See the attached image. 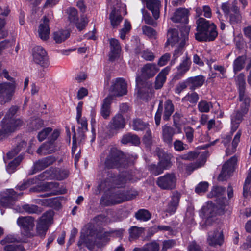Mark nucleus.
I'll list each match as a JSON object with an SVG mask.
<instances>
[{
    "label": "nucleus",
    "mask_w": 251,
    "mask_h": 251,
    "mask_svg": "<svg viewBox=\"0 0 251 251\" xmlns=\"http://www.w3.org/2000/svg\"><path fill=\"white\" fill-rule=\"evenodd\" d=\"M196 39L199 41H212L218 35L215 25L203 18H199L197 20Z\"/></svg>",
    "instance_id": "obj_1"
},
{
    "label": "nucleus",
    "mask_w": 251,
    "mask_h": 251,
    "mask_svg": "<svg viewBox=\"0 0 251 251\" xmlns=\"http://www.w3.org/2000/svg\"><path fill=\"white\" fill-rule=\"evenodd\" d=\"M128 164L126 155L115 148H111L108 151L104 165L108 169H120L127 167Z\"/></svg>",
    "instance_id": "obj_2"
},
{
    "label": "nucleus",
    "mask_w": 251,
    "mask_h": 251,
    "mask_svg": "<svg viewBox=\"0 0 251 251\" xmlns=\"http://www.w3.org/2000/svg\"><path fill=\"white\" fill-rule=\"evenodd\" d=\"M228 207L226 198H222L221 200H219L216 204L208 201L207 205L201 209L203 216L207 219L206 224L208 222L209 218L224 214L227 210Z\"/></svg>",
    "instance_id": "obj_3"
},
{
    "label": "nucleus",
    "mask_w": 251,
    "mask_h": 251,
    "mask_svg": "<svg viewBox=\"0 0 251 251\" xmlns=\"http://www.w3.org/2000/svg\"><path fill=\"white\" fill-rule=\"evenodd\" d=\"M189 28L187 26L183 27L181 29L180 36L178 30L176 29L170 28L167 32V40L166 44L172 46L176 45H181L184 46L186 41L188 40Z\"/></svg>",
    "instance_id": "obj_4"
},
{
    "label": "nucleus",
    "mask_w": 251,
    "mask_h": 251,
    "mask_svg": "<svg viewBox=\"0 0 251 251\" xmlns=\"http://www.w3.org/2000/svg\"><path fill=\"white\" fill-rule=\"evenodd\" d=\"M54 212L49 210L44 213L37 222L36 226V235L44 238L49 226L51 224Z\"/></svg>",
    "instance_id": "obj_5"
},
{
    "label": "nucleus",
    "mask_w": 251,
    "mask_h": 251,
    "mask_svg": "<svg viewBox=\"0 0 251 251\" xmlns=\"http://www.w3.org/2000/svg\"><path fill=\"white\" fill-rule=\"evenodd\" d=\"M32 58L34 62L40 67L47 68L50 65L49 57L46 50L40 46H36L32 49Z\"/></svg>",
    "instance_id": "obj_6"
},
{
    "label": "nucleus",
    "mask_w": 251,
    "mask_h": 251,
    "mask_svg": "<svg viewBox=\"0 0 251 251\" xmlns=\"http://www.w3.org/2000/svg\"><path fill=\"white\" fill-rule=\"evenodd\" d=\"M22 124V121L20 119L4 117L0 122V127L9 136L18 130Z\"/></svg>",
    "instance_id": "obj_7"
},
{
    "label": "nucleus",
    "mask_w": 251,
    "mask_h": 251,
    "mask_svg": "<svg viewBox=\"0 0 251 251\" xmlns=\"http://www.w3.org/2000/svg\"><path fill=\"white\" fill-rule=\"evenodd\" d=\"M107 173L108 177L105 179L103 183L100 186L101 188H104L103 185L108 189L115 187H121L126 183V179L124 177L119 176H116L110 171H108Z\"/></svg>",
    "instance_id": "obj_8"
},
{
    "label": "nucleus",
    "mask_w": 251,
    "mask_h": 251,
    "mask_svg": "<svg viewBox=\"0 0 251 251\" xmlns=\"http://www.w3.org/2000/svg\"><path fill=\"white\" fill-rule=\"evenodd\" d=\"M157 185L163 190H172L175 188L176 178L173 173H167L159 177L156 181Z\"/></svg>",
    "instance_id": "obj_9"
},
{
    "label": "nucleus",
    "mask_w": 251,
    "mask_h": 251,
    "mask_svg": "<svg viewBox=\"0 0 251 251\" xmlns=\"http://www.w3.org/2000/svg\"><path fill=\"white\" fill-rule=\"evenodd\" d=\"M23 193H17L13 189H7L3 192L0 199V206L7 207L17 200Z\"/></svg>",
    "instance_id": "obj_10"
},
{
    "label": "nucleus",
    "mask_w": 251,
    "mask_h": 251,
    "mask_svg": "<svg viewBox=\"0 0 251 251\" xmlns=\"http://www.w3.org/2000/svg\"><path fill=\"white\" fill-rule=\"evenodd\" d=\"M237 159L235 156L232 157L223 166L222 170L218 176L219 181L226 180L234 171Z\"/></svg>",
    "instance_id": "obj_11"
},
{
    "label": "nucleus",
    "mask_w": 251,
    "mask_h": 251,
    "mask_svg": "<svg viewBox=\"0 0 251 251\" xmlns=\"http://www.w3.org/2000/svg\"><path fill=\"white\" fill-rule=\"evenodd\" d=\"M138 193L135 191L130 190L124 192L121 190H117L112 196V201L113 204H117L134 199Z\"/></svg>",
    "instance_id": "obj_12"
},
{
    "label": "nucleus",
    "mask_w": 251,
    "mask_h": 251,
    "mask_svg": "<svg viewBox=\"0 0 251 251\" xmlns=\"http://www.w3.org/2000/svg\"><path fill=\"white\" fill-rule=\"evenodd\" d=\"M224 237L222 230L220 228H216L208 234L207 242L210 246H221L224 243Z\"/></svg>",
    "instance_id": "obj_13"
},
{
    "label": "nucleus",
    "mask_w": 251,
    "mask_h": 251,
    "mask_svg": "<svg viewBox=\"0 0 251 251\" xmlns=\"http://www.w3.org/2000/svg\"><path fill=\"white\" fill-rule=\"evenodd\" d=\"M110 92L113 96L120 97L127 93V84L121 78H117L115 82L111 86Z\"/></svg>",
    "instance_id": "obj_14"
},
{
    "label": "nucleus",
    "mask_w": 251,
    "mask_h": 251,
    "mask_svg": "<svg viewBox=\"0 0 251 251\" xmlns=\"http://www.w3.org/2000/svg\"><path fill=\"white\" fill-rule=\"evenodd\" d=\"M18 225L20 227L22 233L25 236L31 235V217H20L17 220Z\"/></svg>",
    "instance_id": "obj_15"
},
{
    "label": "nucleus",
    "mask_w": 251,
    "mask_h": 251,
    "mask_svg": "<svg viewBox=\"0 0 251 251\" xmlns=\"http://www.w3.org/2000/svg\"><path fill=\"white\" fill-rule=\"evenodd\" d=\"M50 20L47 16H44L41 20L38 29L39 38L43 41H47L49 39L50 29L49 27Z\"/></svg>",
    "instance_id": "obj_16"
},
{
    "label": "nucleus",
    "mask_w": 251,
    "mask_h": 251,
    "mask_svg": "<svg viewBox=\"0 0 251 251\" xmlns=\"http://www.w3.org/2000/svg\"><path fill=\"white\" fill-rule=\"evenodd\" d=\"M156 152L159 158V163L163 169L164 170H166L170 168L172 165V163L171 161L172 157V154L164 152L163 150L160 148H157Z\"/></svg>",
    "instance_id": "obj_17"
},
{
    "label": "nucleus",
    "mask_w": 251,
    "mask_h": 251,
    "mask_svg": "<svg viewBox=\"0 0 251 251\" xmlns=\"http://www.w3.org/2000/svg\"><path fill=\"white\" fill-rule=\"evenodd\" d=\"M191 62L190 59L186 56L177 67V72L175 74L173 79L179 80L182 78L184 74L189 70Z\"/></svg>",
    "instance_id": "obj_18"
},
{
    "label": "nucleus",
    "mask_w": 251,
    "mask_h": 251,
    "mask_svg": "<svg viewBox=\"0 0 251 251\" xmlns=\"http://www.w3.org/2000/svg\"><path fill=\"white\" fill-rule=\"evenodd\" d=\"M159 68L155 64L147 63L141 68V75L146 79L153 77L159 71Z\"/></svg>",
    "instance_id": "obj_19"
},
{
    "label": "nucleus",
    "mask_w": 251,
    "mask_h": 251,
    "mask_svg": "<svg viewBox=\"0 0 251 251\" xmlns=\"http://www.w3.org/2000/svg\"><path fill=\"white\" fill-rule=\"evenodd\" d=\"M189 11L183 8H178L174 13L172 20L175 23L187 24L188 22Z\"/></svg>",
    "instance_id": "obj_20"
},
{
    "label": "nucleus",
    "mask_w": 251,
    "mask_h": 251,
    "mask_svg": "<svg viewBox=\"0 0 251 251\" xmlns=\"http://www.w3.org/2000/svg\"><path fill=\"white\" fill-rule=\"evenodd\" d=\"M126 125L125 118L121 114H116L111 120L109 125L111 129L118 130L123 129Z\"/></svg>",
    "instance_id": "obj_21"
},
{
    "label": "nucleus",
    "mask_w": 251,
    "mask_h": 251,
    "mask_svg": "<svg viewBox=\"0 0 251 251\" xmlns=\"http://www.w3.org/2000/svg\"><path fill=\"white\" fill-rule=\"evenodd\" d=\"M180 194L178 192H174L171 197V200L168 203L166 212L170 215L175 213L178 206Z\"/></svg>",
    "instance_id": "obj_22"
},
{
    "label": "nucleus",
    "mask_w": 251,
    "mask_h": 251,
    "mask_svg": "<svg viewBox=\"0 0 251 251\" xmlns=\"http://www.w3.org/2000/svg\"><path fill=\"white\" fill-rule=\"evenodd\" d=\"M57 150L56 143L49 140L38 149L37 152L39 154L46 155L52 153Z\"/></svg>",
    "instance_id": "obj_23"
},
{
    "label": "nucleus",
    "mask_w": 251,
    "mask_h": 251,
    "mask_svg": "<svg viewBox=\"0 0 251 251\" xmlns=\"http://www.w3.org/2000/svg\"><path fill=\"white\" fill-rule=\"evenodd\" d=\"M113 100V96L109 95L103 100V103L101 105L100 114L105 119L109 118L111 113L110 105Z\"/></svg>",
    "instance_id": "obj_24"
},
{
    "label": "nucleus",
    "mask_w": 251,
    "mask_h": 251,
    "mask_svg": "<svg viewBox=\"0 0 251 251\" xmlns=\"http://www.w3.org/2000/svg\"><path fill=\"white\" fill-rule=\"evenodd\" d=\"M110 51L109 54V60L113 61L119 56L121 51V46L118 40L112 38L110 40Z\"/></svg>",
    "instance_id": "obj_25"
},
{
    "label": "nucleus",
    "mask_w": 251,
    "mask_h": 251,
    "mask_svg": "<svg viewBox=\"0 0 251 251\" xmlns=\"http://www.w3.org/2000/svg\"><path fill=\"white\" fill-rule=\"evenodd\" d=\"M176 134V130L171 126L164 125L162 126V139L163 141L169 145H172L173 137Z\"/></svg>",
    "instance_id": "obj_26"
},
{
    "label": "nucleus",
    "mask_w": 251,
    "mask_h": 251,
    "mask_svg": "<svg viewBox=\"0 0 251 251\" xmlns=\"http://www.w3.org/2000/svg\"><path fill=\"white\" fill-rule=\"evenodd\" d=\"M229 22L231 25H236L241 22L242 16L239 8L236 3H233L231 8V12L228 14Z\"/></svg>",
    "instance_id": "obj_27"
},
{
    "label": "nucleus",
    "mask_w": 251,
    "mask_h": 251,
    "mask_svg": "<svg viewBox=\"0 0 251 251\" xmlns=\"http://www.w3.org/2000/svg\"><path fill=\"white\" fill-rule=\"evenodd\" d=\"M147 8L151 11L153 17L157 19L159 17L160 2L158 0H145Z\"/></svg>",
    "instance_id": "obj_28"
},
{
    "label": "nucleus",
    "mask_w": 251,
    "mask_h": 251,
    "mask_svg": "<svg viewBox=\"0 0 251 251\" xmlns=\"http://www.w3.org/2000/svg\"><path fill=\"white\" fill-rule=\"evenodd\" d=\"M14 91V87L12 84L10 83L0 84V97H6L8 100H9L11 99Z\"/></svg>",
    "instance_id": "obj_29"
},
{
    "label": "nucleus",
    "mask_w": 251,
    "mask_h": 251,
    "mask_svg": "<svg viewBox=\"0 0 251 251\" xmlns=\"http://www.w3.org/2000/svg\"><path fill=\"white\" fill-rule=\"evenodd\" d=\"M170 71V68L167 67L163 69L157 75L155 81V89L161 88L166 80V75Z\"/></svg>",
    "instance_id": "obj_30"
},
{
    "label": "nucleus",
    "mask_w": 251,
    "mask_h": 251,
    "mask_svg": "<svg viewBox=\"0 0 251 251\" xmlns=\"http://www.w3.org/2000/svg\"><path fill=\"white\" fill-rule=\"evenodd\" d=\"M109 19L112 26L113 28H116L122 22L123 17L121 15L119 10L114 8L109 15Z\"/></svg>",
    "instance_id": "obj_31"
},
{
    "label": "nucleus",
    "mask_w": 251,
    "mask_h": 251,
    "mask_svg": "<svg viewBox=\"0 0 251 251\" xmlns=\"http://www.w3.org/2000/svg\"><path fill=\"white\" fill-rule=\"evenodd\" d=\"M58 187V183L57 182H46L43 184L38 185L36 187L32 188V192H42L53 191Z\"/></svg>",
    "instance_id": "obj_32"
},
{
    "label": "nucleus",
    "mask_w": 251,
    "mask_h": 251,
    "mask_svg": "<svg viewBox=\"0 0 251 251\" xmlns=\"http://www.w3.org/2000/svg\"><path fill=\"white\" fill-rule=\"evenodd\" d=\"M154 90L149 87H145L139 88L138 95L142 99L145 100H149L153 96Z\"/></svg>",
    "instance_id": "obj_33"
},
{
    "label": "nucleus",
    "mask_w": 251,
    "mask_h": 251,
    "mask_svg": "<svg viewBox=\"0 0 251 251\" xmlns=\"http://www.w3.org/2000/svg\"><path fill=\"white\" fill-rule=\"evenodd\" d=\"M187 80L189 84L190 89L192 90L201 86L205 81L204 77L202 75L189 77Z\"/></svg>",
    "instance_id": "obj_34"
},
{
    "label": "nucleus",
    "mask_w": 251,
    "mask_h": 251,
    "mask_svg": "<svg viewBox=\"0 0 251 251\" xmlns=\"http://www.w3.org/2000/svg\"><path fill=\"white\" fill-rule=\"evenodd\" d=\"M206 153L203 152L200 156L198 160L194 163H191L188 165L186 167V170L187 171L192 172L194 170L201 167L204 164L206 160Z\"/></svg>",
    "instance_id": "obj_35"
},
{
    "label": "nucleus",
    "mask_w": 251,
    "mask_h": 251,
    "mask_svg": "<svg viewBox=\"0 0 251 251\" xmlns=\"http://www.w3.org/2000/svg\"><path fill=\"white\" fill-rule=\"evenodd\" d=\"M247 59L245 55L238 56L233 62V68L235 74L242 70L244 67V64Z\"/></svg>",
    "instance_id": "obj_36"
},
{
    "label": "nucleus",
    "mask_w": 251,
    "mask_h": 251,
    "mask_svg": "<svg viewBox=\"0 0 251 251\" xmlns=\"http://www.w3.org/2000/svg\"><path fill=\"white\" fill-rule=\"evenodd\" d=\"M174 111V106L172 100L168 99L164 103V112L163 116V120L168 121Z\"/></svg>",
    "instance_id": "obj_37"
},
{
    "label": "nucleus",
    "mask_w": 251,
    "mask_h": 251,
    "mask_svg": "<svg viewBox=\"0 0 251 251\" xmlns=\"http://www.w3.org/2000/svg\"><path fill=\"white\" fill-rule=\"evenodd\" d=\"M38 179L41 181L55 179V168L51 167L39 175Z\"/></svg>",
    "instance_id": "obj_38"
},
{
    "label": "nucleus",
    "mask_w": 251,
    "mask_h": 251,
    "mask_svg": "<svg viewBox=\"0 0 251 251\" xmlns=\"http://www.w3.org/2000/svg\"><path fill=\"white\" fill-rule=\"evenodd\" d=\"M70 36L67 30H60L53 33V39L57 43H60L66 40Z\"/></svg>",
    "instance_id": "obj_39"
},
{
    "label": "nucleus",
    "mask_w": 251,
    "mask_h": 251,
    "mask_svg": "<svg viewBox=\"0 0 251 251\" xmlns=\"http://www.w3.org/2000/svg\"><path fill=\"white\" fill-rule=\"evenodd\" d=\"M245 115L242 112L238 111L235 115L231 119V132H235L239 127V125Z\"/></svg>",
    "instance_id": "obj_40"
},
{
    "label": "nucleus",
    "mask_w": 251,
    "mask_h": 251,
    "mask_svg": "<svg viewBox=\"0 0 251 251\" xmlns=\"http://www.w3.org/2000/svg\"><path fill=\"white\" fill-rule=\"evenodd\" d=\"M122 143L123 144L131 143L135 145H138L140 143V141L137 135L129 133L123 137Z\"/></svg>",
    "instance_id": "obj_41"
},
{
    "label": "nucleus",
    "mask_w": 251,
    "mask_h": 251,
    "mask_svg": "<svg viewBox=\"0 0 251 251\" xmlns=\"http://www.w3.org/2000/svg\"><path fill=\"white\" fill-rule=\"evenodd\" d=\"M144 228L136 226L131 227L129 229V240L131 241L138 238L143 232Z\"/></svg>",
    "instance_id": "obj_42"
},
{
    "label": "nucleus",
    "mask_w": 251,
    "mask_h": 251,
    "mask_svg": "<svg viewBox=\"0 0 251 251\" xmlns=\"http://www.w3.org/2000/svg\"><path fill=\"white\" fill-rule=\"evenodd\" d=\"M135 217L138 220L147 221L151 218V214L148 210L141 209L135 213Z\"/></svg>",
    "instance_id": "obj_43"
},
{
    "label": "nucleus",
    "mask_w": 251,
    "mask_h": 251,
    "mask_svg": "<svg viewBox=\"0 0 251 251\" xmlns=\"http://www.w3.org/2000/svg\"><path fill=\"white\" fill-rule=\"evenodd\" d=\"M249 194L251 195V167L249 169V172L245 180L243 187L244 196L247 197Z\"/></svg>",
    "instance_id": "obj_44"
},
{
    "label": "nucleus",
    "mask_w": 251,
    "mask_h": 251,
    "mask_svg": "<svg viewBox=\"0 0 251 251\" xmlns=\"http://www.w3.org/2000/svg\"><path fill=\"white\" fill-rule=\"evenodd\" d=\"M68 19L71 23H75L78 21V15L77 10L74 7H69L66 10Z\"/></svg>",
    "instance_id": "obj_45"
},
{
    "label": "nucleus",
    "mask_w": 251,
    "mask_h": 251,
    "mask_svg": "<svg viewBox=\"0 0 251 251\" xmlns=\"http://www.w3.org/2000/svg\"><path fill=\"white\" fill-rule=\"evenodd\" d=\"M23 157L21 155L18 156L15 158L13 160L11 161L7 165L6 170L9 174L13 173L16 167L20 164Z\"/></svg>",
    "instance_id": "obj_46"
},
{
    "label": "nucleus",
    "mask_w": 251,
    "mask_h": 251,
    "mask_svg": "<svg viewBox=\"0 0 251 251\" xmlns=\"http://www.w3.org/2000/svg\"><path fill=\"white\" fill-rule=\"evenodd\" d=\"M147 126L148 124L140 119H135L132 121V126L135 130H143L147 127Z\"/></svg>",
    "instance_id": "obj_47"
},
{
    "label": "nucleus",
    "mask_w": 251,
    "mask_h": 251,
    "mask_svg": "<svg viewBox=\"0 0 251 251\" xmlns=\"http://www.w3.org/2000/svg\"><path fill=\"white\" fill-rule=\"evenodd\" d=\"M26 147V143L24 141H22L19 143L16 148L13 149L7 153V157L9 159L13 158L18 153L22 148L25 149Z\"/></svg>",
    "instance_id": "obj_48"
},
{
    "label": "nucleus",
    "mask_w": 251,
    "mask_h": 251,
    "mask_svg": "<svg viewBox=\"0 0 251 251\" xmlns=\"http://www.w3.org/2000/svg\"><path fill=\"white\" fill-rule=\"evenodd\" d=\"M201 154H200L197 152L195 151H190L187 153L181 155L177 157L176 160H178L179 159H182L185 160H192L197 158L199 159V157Z\"/></svg>",
    "instance_id": "obj_49"
},
{
    "label": "nucleus",
    "mask_w": 251,
    "mask_h": 251,
    "mask_svg": "<svg viewBox=\"0 0 251 251\" xmlns=\"http://www.w3.org/2000/svg\"><path fill=\"white\" fill-rule=\"evenodd\" d=\"M225 188L221 186H214L208 194L209 197H219L222 196L225 192Z\"/></svg>",
    "instance_id": "obj_50"
},
{
    "label": "nucleus",
    "mask_w": 251,
    "mask_h": 251,
    "mask_svg": "<svg viewBox=\"0 0 251 251\" xmlns=\"http://www.w3.org/2000/svg\"><path fill=\"white\" fill-rule=\"evenodd\" d=\"M198 109L201 112L207 113L212 107V103L205 100L201 101L198 105Z\"/></svg>",
    "instance_id": "obj_51"
},
{
    "label": "nucleus",
    "mask_w": 251,
    "mask_h": 251,
    "mask_svg": "<svg viewBox=\"0 0 251 251\" xmlns=\"http://www.w3.org/2000/svg\"><path fill=\"white\" fill-rule=\"evenodd\" d=\"M148 170L154 175L157 176L163 173L164 170L158 163L157 165L151 164L148 166Z\"/></svg>",
    "instance_id": "obj_52"
},
{
    "label": "nucleus",
    "mask_w": 251,
    "mask_h": 251,
    "mask_svg": "<svg viewBox=\"0 0 251 251\" xmlns=\"http://www.w3.org/2000/svg\"><path fill=\"white\" fill-rule=\"evenodd\" d=\"M176 245V241L174 239L165 240L162 242L161 251H167L171 249Z\"/></svg>",
    "instance_id": "obj_53"
},
{
    "label": "nucleus",
    "mask_w": 251,
    "mask_h": 251,
    "mask_svg": "<svg viewBox=\"0 0 251 251\" xmlns=\"http://www.w3.org/2000/svg\"><path fill=\"white\" fill-rule=\"evenodd\" d=\"M142 12L143 14V19L146 24L152 25L154 27L156 26V22L152 19L147 12H145V9L144 8L142 9Z\"/></svg>",
    "instance_id": "obj_54"
},
{
    "label": "nucleus",
    "mask_w": 251,
    "mask_h": 251,
    "mask_svg": "<svg viewBox=\"0 0 251 251\" xmlns=\"http://www.w3.org/2000/svg\"><path fill=\"white\" fill-rule=\"evenodd\" d=\"M184 131L188 142L192 143L194 139V130L191 126H187L184 127Z\"/></svg>",
    "instance_id": "obj_55"
},
{
    "label": "nucleus",
    "mask_w": 251,
    "mask_h": 251,
    "mask_svg": "<svg viewBox=\"0 0 251 251\" xmlns=\"http://www.w3.org/2000/svg\"><path fill=\"white\" fill-rule=\"evenodd\" d=\"M235 80L238 88H246L245 75L244 73H241L238 75Z\"/></svg>",
    "instance_id": "obj_56"
},
{
    "label": "nucleus",
    "mask_w": 251,
    "mask_h": 251,
    "mask_svg": "<svg viewBox=\"0 0 251 251\" xmlns=\"http://www.w3.org/2000/svg\"><path fill=\"white\" fill-rule=\"evenodd\" d=\"M52 129L51 127H47L40 131L37 135V138L40 142L44 140L47 136L52 132Z\"/></svg>",
    "instance_id": "obj_57"
},
{
    "label": "nucleus",
    "mask_w": 251,
    "mask_h": 251,
    "mask_svg": "<svg viewBox=\"0 0 251 251\" xmlns=\"http://www.w3.org/2000/svg\"><path fill=\"white\" fill-rule=\"evenodd\" d=\"M163 101L160 100L158 105V109L155 115V124L158 126L160 124L161 115L163 111Z\"/></svg>",
    "instance_id": "obj_58"
},
{
    "label": "nucleus",
    "mask_w": 251,
    "mask_h": 251,
    "mask_svg": "<svg viewBox=\"0 0 251 251\" xmlns=\"http://www.w3.org/2000/svg\"><path fill=\"white\" fill-rule=\"evenodd\" d=\"M146 251H159V244L156 241H153L145 245Z\"/></svg>",
    "instance_id": "obj_59"
},
{
    "label": "nucleus",
    "mask_w": 251,
    "mask_h": 251,
    "mask_svg": "<svg viewBox=\"0 0 251 251\" xmlns=\"http://www.w3.org/2000/svg\"><path fill=\"white\" fill-rule=\"evenodd\" d=\"M47 106L42 102L36 103L34 105V112L37 113L38 115H42L46 113L45 110L46 109Z\"/></svg>",
    "instance_id": "obj_60"
},
{
    "label": "nucleus",
    "mask_w": 251,
    "mask_h": 251,
    "mask_svg": "<svg viewBox=\"0 0 251 251\" xmlns=\"http://www.w3.org/2000/svg\"><path fill=\"white\" fill-rule=\"evenodd\" d=\"M189 84L187 79L184 81L178 83L175 88V92L176 94H180L184 89H185Z\"/></svg>",
    "instance_id": "obj_61"
},
{
    "label": "nucleus",
    "mask_w": 251,
    "mask_h": 251,
    "mask_svg": "<svg viewBox=\"0 0 251 251\" xmlns=\"http://www.w3.org/2000/svg\"><path fill=\"white\" fill-rule=\"evenodd\" d=\"M173 145L175 150L179 151H181L188 149L187 145L179 140H176L173 143Z\"/></svg>",
    "instance_id": "obj_62"
},
{
    "label": "nucleus",
    "mask_w": 251,
    "mask_h": 251,
    "mask_svg": "<svg viewBox=\"0 0 251 251\" xmlns=\"http://www.w3.org/2000/svg\"><path fill=\"white\" fill-rule=\"evenodd\" d=\"M69 176V171L67 170H57L55 168V179L61 180L67 178Z\"/></svg>",
    "instance_id": "obj_63"
},
{
    "label": "nucleus",
    "mask_w": 251,
    "mask_h": 251,
    "mask_svg": "<svg viewBox=\"0 0 251 251\" xmlns=\"http://www.w3.org/2000/svg\"><path fill=\"white\" fill-rule=\"evenodd\" d=\"M131 29L130 23L126 20L125 21L124 26L120 30V35L122 39H124L126 34Z\"/></svg>",
    "instance_id": "obj_64"
}]
</instances>
